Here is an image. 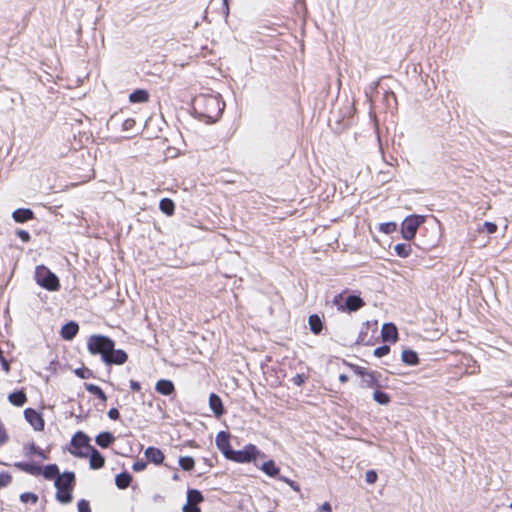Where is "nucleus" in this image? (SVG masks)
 Segmentation results:
<instances>
[{
	"mask_svg": "<svg viewBox=\"0 0 512 512\" xmlns=\"http://www.w3.org/2000/svg\"><path fill=\"white\" fill-rule=\"evenodd\" d=\"M15 468L32 476H43L45 480L54 481L56 488L55 499L61 504H69L73 500L76 486V475L73 471L60 472L57 464L40 466L30 462H15Z\"/></svg>",
	"mask_w": 512,
	"mask_h": 512,
	"instance_id": "1",
	"label": "nucleus"
},
{
	"mask_svg": "<svg viewBox=\"0 0 512 512\" xmlns=\"http://www.w3.org/2000/svg\"><path fill=\"white\" fill-rule=\"evenodd\" d=\"M87 350L92 355H100L106 365H123L128 360L127 353L115 349V342L104 335H91L87 340Z\"/></svg>",
	"mask_w": 512,
	"mask_h": 512,
	"instance_id": "2",
	"label": "nucleus"
},
{
	"mask_svg": "<svg viewBox=\"0 0 512 512\" xmlns=\"http://www.w3.org/2000/svg\"><path fill=\"white\" fill-rule=\"evenodd\" d=\"M225 103L219 95L200 94L193 100V109L207 121L215 122L222 114Z\"/></svg>",
	"mask_w": 512,
	"mask_h": 512,
	"instance_id": "3",
	"label": "nucleus"
},
{
	"mask_svg": "<svg viewBox=\"0 0 512 512\" xmlns=\"http://www.w3.org/2000/svg\"><path fill=\"white\" fill-rule=\"evenodd\" d=\"M35 281L39 286L48 291H58L60 289L58 277L44 265L36 267Z\"/></svg>",
	"mask_w": 512,
	"mask_h": 512,
	"instance_id": "4",
	"label": "nucleus"
},
{
	"mask_svg": "<svg viewBox=\"0 0 512 512\" xmlns=\"http://www.w3.org/2000/svg\"><path fill=\"white\" fill-rule=\"evenodd\" d=\"M264 456L256 445L247 444L242 450H232L227 459L236 463H249L255 462L258 457L264 458Z\"/></svg>",
	"mask_w": 512,
	"mask_h": 512,
	"instance_id": "5",
	"label": "nucleus"
},
{
	"mask_svg": "<svg viewBox=\"0 0 512 512\" xmlns=\"http://www.w3.org/2000/svg\"><path fill=\"white\" fill-rule=\"evenodd\" d=\"M423 221V217L418 215H410L406 217L401 224L402 237L408 241L412 240Z\"/></svg>",
	"mask_w": 512,
	"mask_h": 512,
	"instance_id": "6",
	"label": "nucleus"
},
{
	"mask_svg": "<svg viewBox=\"0 0 512 512\" xmlns=\"http://www.w3.org/2000/svg\"><path fill=\"white\" fill-rule=\"evenodd\" d=\"M90 447L92 446L89 444V437L83 432L79 431L72 437L70 452L76 457L83 458L87 457L88 453H84L82 450H90Z\"/></svg>",
	"mask_w": 512,
	"mask_h": 512,
	"instance_id": "7",
	"label": "nucleus"
},
{
	"mask_svg": "<svg viewBox=\"0 0 512 512\" xmlns=\"http://www.w3.org/2000/svg\"><path fill=\"white\" fill-rule=\"evenodd\" d=\"M24 418L33 427L35 431H43L45 428V420L43 415L33 408L24 410Z\"/></svg>",
	"mask_w": 512,
	"mask_h": 512,
	"instance_id": "8",
	"label": "nucleus"
},
{
	"mask_svg": "<svg viewBox=\"0 0 512 512\" xmlns=\"http://www.w3.org/2000/svg\"><path fill=\"white\" fill-rule=\"evenodd\" d=\"M217 448L220 450V452L224 455V457L227 459L231 451L233 450L230 444V434L225 431H220L216 435L215 440Z\"/></svg>",
	"mask_w": 512,
	"mask_h": 512,
	"instance_id": "9",
	"label": "nucleus"
},
{
	"mask_svg": "<svg viewBox=\"0 0 512 512\" xmlns=\"http://www.w3.org/2000/svg\"><path fill=\"white\" fill-rule=\"evenodd\" d=\"M24 455L27 458H32L33 456H37L43 460L49 459L48 454L42 450L38 445H36L34 442L27 443L23 447Z\"/></svg>",
	"mask_w": 512,
	"mask_h": 512,
	"instance_id": "10",
	"label": "nucleus"
},
{
	"mask_svg": "<svg viewBox=\"0 0 512 512\" xmlns=\"http://www.w3.org/2000/svg\"><path fill=\"white\" fill-rule=\"evenodd\" d=\"M381 336L384 342L395 343L398 340V330L393 323H386L382 326Z\"/></svg>",
	"mask_w": 512,
	"mask_h": 512,
	"instance_id": "11",
	"label": "nucleus"
},
{
	"mask_svg": "<svg viewBox=\"0 0 512 512\" xmlns=\"http://www.w3.org/2000/svg\"><path fill=\"white\" fill-rule=\"evenodd\" d=\"M90 453L89 456V465L90 468L93 470H98L104 467L105 465V458L103 455L99 453L98 450H96L94 447H90Z\"/></svg>",
	"mask_w": 512,
	"mask_h": 512,
	"instance_id": "12",
	"label": "nucleus"
},
{
	"mask_svg": "<svg viewBox=\"0 0 512 512\" xmlns=\"http://www.w3.org/2000/svg\"><path fill=\"white\" fill-rule=\"evenodd\" d=\"M12 218L17 223H25L35 218L34 212L29 208H19L12 213Z\"/></svg>",
	"mask_w": 512,
	"mask_h": 512,
	"instance_id": "13",
	"label": "nucleus"
},
{
	"mask_svg": "<svg viewBox=\"0 0 512 512\" xmlns=\"http://www.w3.org/2000/svg\"><path fill=\"white\" fill-rule=\"evenodd\" d=\"M145 456L149 462L160 465L164 462L165 455L157 447L150 446L145 450Z\"/></svg>",
	"mask_w": 512,
	"mask_h": 512,
	"instance_id": "14",
	"label": "nucleus"
},
{
	"mask_svg": "<svg viewBox=\"0 0 512 512\" xmlns=\"http://www.w3.org/2000/svg\"><path fill=\"white\" fill-rule=\"evenodd\" d=\"M209 406L217 418L221 417L225 413L223 402L215 393H212L209 396Z\"/></svg>",
	"mask_w": 512,
	"mask_h": 512,
	"instance_id": "15",
	"label": "nucleus"
},
{
	"mask_svg": "<svg viewBox=\"0 0 512 512\" xmlns=\"http://www.w3.org/2000/svg\"><path fill=\"white\" fill-rule=\"evenodd\" d=\"M79 331V325L74 322L70 321L62 326L60 330L61 337L65 340H72Z\"/></svg>",
	"mask_w": 512,
	"mask_h": 512,
	"instance_id": "16",
	"label": "nucleus"
},
{
	"mask_svg": "<svg viewBox=\"0 0 512 512\" xmlns=\"http://www.w3.org/2000/svg\"><path fill=\"white\" fill-rule=\"evenodd\" d=\"M155 390L161 395H171L175 391V386L172 381L167 379H161L157 381Z\"/></svg>",
	"mask_w": 512,
	"mask_h": 512,
	"instance_id": "17",
	"label": "nucleus"
},
{
	"mask_svg": "<svg viewBox=\"0 0 512 512\" xmlns=\"http://www.w3.org/2000/svg\"><path fill=\"white\" fill-rule=\"evenodd\" d=\"M365 305L364 300L356 295H350L347 297L345 306L348 311H357Z\"/></svg>",
	"mask_w": 512,
	"mask_h": 512,
	"instance_id": "18",
	"label": "nucleus"
},
{
	"mask_svg": "<svg viewBox=\"0 0 512 512\" xmlns=\"http://www.w3.org/2000/svg\"><path fill=\"white\" fill-rule=\"evenodd\" d=\"M9 402L16 406L21 407L27 402V396L24 390H18L8 395Z\"/></svg>",
	"mask_w": 512,
	"mask_h": 512,
	"instance_id": "19",
	"label": "nucleus"
},
{
	"mask_svg": "<svg viewBox=\"0 0 512 512\" xmlns=\"http://www.w3.org/2000/svg\"><path fill=\"white\" fill-rule=\"evenodd\" d=\"M308 324L311 332L315 335H319L323 330V322L317 314L309 316Z\"/></svg>",
	"mask_w": 512,
	"mask_h": 512,
	"instance_id": "20",
	"label": "nucleus"
},
{
	"mask_svg": "<svg viewBox=\"0 0 512 512\" xmlns=\"http://www.w3.org/2000/svg\"><path fill=\"white\" fill-rule=\"evenodd\" d=\"M95 441L101 448H107L115 441V437L110 432H102L96 436Z\"/></svg>",
	"mask_w": 512,
	"mask_h": 512,
	"instance_id": "21",
	"label": "nucleus"
},
{
	"mask_svg": "<svg viewBox=\"0 0 512 512\" xmlns=\"http://www.w3.org/2000/svg\"><path fill=\"white\" fill-rule=\"evenodd\" d=\"M85 389L89 393H91L92 395L97 397L102 403L105 404L107 402V395L105 394L103 389L101 387H99L98 385H95V384H92V383H86L85 384Z\"/></svg>",
	"mask_w": 512,
	"mask_h": 512,
	"instance_id": "22",
	"label": "nucleus"
},
{
	"mask_svg": "<svg viewBox=\"0 0 512 512\" xmlns=\"http://www.w3.org/2000/svg\"><path fill=\"white\" fill-rule=\"evenodd\" d=\"M149 100V93L145 89H137L129 95L131 103H145Z\"/></svg>",
	"mask_w": 512,
	"mask_h": 512,
	"instance_id": "23",
	"label": "nucleus"
},
{
	"mask_svg": "<svg viewBox=\"0 0 512 512\" xmlns=\"http://www.w3.org/2000/svg\"><path fill=\"white\" fill-rule=\"evenodd\" d=\"M260 469L270 477H276L280 471L274 460L265 461Z\"/></svg>",
	"mask_w": 512,
	"mask_h": 512,
	"instance_id": "24",
	"label": "nucleus"
},
{
	"mask_svg": "<svg viewBox=\"0 0 512 512\" xmlns=\"http://www.w3.org/2000/svg\"><path fill=\"white\" fill-rule=\"evenodd\" d=\"M131 482L132 476L127 472H122L118 474L115 478V484L121 490L128 488Z\"/></svg>",
	"mask_w": 512,
	"mask_h": 512,
	"instance_id": "25",
	"label": "nucleus"
},
{
	"mask_svg": "<svg viewBox=\"0 0 512 512\" xmlns=\"http://www.w3.org/2000/svg\"><path fill=\"white\" fill-rule=\"evenodd\" d=\"M402 361L407 364V365H410V366H414V365H417L419 363V358H418V355L415 351L413 350H404L402 352Z\"/></svg>",
	"mask_w": 512,
	"mask_h": 512,
	"instance_id": "26",
	"label": "nucleus"
},
{
	"mask_svg": "<svg viewBox=\"0 0 512 512\" xmlns=\"http://www.w3.org/2000/svg\"><path fill=\"white\" fill-rule=\"evenodd\" d=\"M159 208L164 214L172 216L175 211V204L170 198H163L160 200Z\"/></svg>",
	"mask_w": 512,
	"mask_h": 512,
	"instance_id": "27",
	"label": "nucleus"
},
{
	"mask_svg": "<svg viewBox=\"0 0 512 512\" xmlns=\"http://www.w3.org/2000/svg\"><path fill=\"white\" fill-rule=\"evenodd\" d=\"M394 250L401 258H407L412 253V247L408 243H399L395 245Z\"/></svg>",
	"mask_w": 512,
	"mask_h": 512,
	"instance_id": "28",
	"label": "nucleus"
},
{
	"mask_svg": "<svg viewBox=\"0 0 512 512\" xmlns=\"http://www.w3.org/2000/svg\"><path fill=\"white\" fill-rule=\"evenodd\" d=\"M378 376H379V374L375 371L368 372L364 379V383H365L366 387H369V388L380 387Z\"/></svg>",
	"mask_w": 512,
	"mask_h": 512,
	"instance_id": "29",
	"label": "nucleus"
},
{
	"mask_svg": "<svg viewBox=\"0 0 512 512\" xmlns=\"http://www.w3.org/2000/svg\"><path fill=\"white\" fill-rule=\"evenodd\" d=\"M204 500L202 493L196 489H190L187 492V502L198 505Z\"/></svg>",
	"mask_w": 512,
	"mask_h": 512,
	"instance_id": "30",
	"label": "nucleus"
},
{
	"mask_svg": "<svg viewBox=\"0 0 512 512\" xmlns=\"http://www.w3.org/2000/svg\"><path fill=\"white\" fill-rule=\"evenodd\" d=\"M373 399L381 405H387L391 401L389 394L378 389L373 393Z\"/></svg>",
	"mask_w": 512,
	"mask_h": 512,
	"instance_id": "31",
	"label": "nucleus"
},
{
	"mask_svg": "<svg viewBox=\"0 0 512 512\" xmlns=\"http://www.w3.org/2000/svg\"><path fill=\"white\" fill-rule=\"evenodd\" d=\"M179 465L185 471H191L195 467V461L190 456H184L179 458Z\"/></svg>",
	"mask_w": 512,
	"mask_h": 512,
	"instance_id": "32",
	"label": "nucleus"
},
{
	"mask_svg": "<svg viewBox=\"0 0 512 512\" xmlns=\"http://www.w3.org/2000/svg\"><path fill=\"white\" fill-rule=\"evenodd\" d=\"M20 501L22 503L30 502L32 504H36L38 502V496L33 492H24L20 495Z\"/></svg>",
	"mask_w": 512,
	"mask_h": 512,
	"instance_id": "33",
	"label": "nucleus"
},
{
	"mask_svg": "<svg viewBox=\"0 0 512 512\" xmlns=\"http://www.w3.org/2000/svg\"><path fill=\"white\" fill-rule=\"evenodd\" d=\"M379 230L385 234H392L397 230L395 222H386L380 224Z\"/></svg>",
	"mask_w": 512,
	"mask_h": 512,
	"instance_id": "34",
	"label": "nucleus"
},
{
	"mask_svg": "<svg viewBox=\"0 0 512 512\" xmlns=\"http://www.w3.org/2000/svg\"><path fill=\"white\" fill-rule=\"evenodd\" d=\"M13 477L9 472L3 471L0 473V489L9 486L12 483Z\"/></svg>",
	"mask_w": 512,
	"mask_h": 512,
	"instance_id": "35",
	"label": "nucleus"
},
{
	"mask_svg": "<svg viewBox=\"0 0 512 512\" xmlns=\"http://www.w3.org/2000/svg\"><path fill=\"white\" fill-rule=\"evenodd\" d=\"M345 364L358 376H361V377H366L368 371L364 368V367H361V366H358L356 364H352V363H347L345 362Z\"/></svg>",
	"mask_w": 512,
	"mask_h": 512,
	"instance_id": "36",
	"label": "nucleus"
},
{
	"mask_svg": "<svg viewBox=\"0 0 512 512\" xmlns=\"http://www.w3.org/2000/svg\"><path fill=\"white\" fill-rule=\"evenodd\" d=\"M390 353V346L383 345L374 350V356L381 358L383 356H386Z\"/></svg>",
	"mask_w": 512,
	"mask_h": 512,
	"instance_id": "37",
	"label": "nucleus"
},
{
	"mask_svg": "<svg viewBox=\"0 0 512 512\" xmlns=\"http://www.w3.org/2000/svg\"><path fill=\"white\" fill-rule=\"evenodd\" d=\"M8 440H9V436L7 434L4 424L0 420V447L3 446L5 443H7Z\"/></svg>",
	"mask_w": 512,
	"mask_h": 512,
	"instance_id": "38",
	"label": "nucleus"
},
{
	"mask_svg": "<svg viewBox=\"0 0 512 512\" xmlns=\"http://www.w3.org/2000/svg\"><path fill=\"white\" fill-rule=\"evenodd\" d=\"M78 512H91L90 503L88 500L81 499L77 503Z\"/></svg>",
	"mask_w": 512,
	"mask_h": 512,
	"instance_id": "39",
	"label": "nucleus"
},
{
	"mask_svg": "<svg viewBox=\"0 0 512 512\" xmlns=\"http://www.w3.org/2000/svg\"><path fill=\"white\" fill-rule=\"evenodd\" d=\"M308 379V376L304 373H300V374H296L293 378H292V382L296 385V386H302Z\"/></svg>",
	"mask_w": 512,
	"mask_h": 512,
	"instance_id": "40",
	"label": "nucleus"
},
{
	"mask_svg": "<svg viewBox=\"0 0 512 512\" xmlns=\"http://www.w3.org/2000/svg\"><path fill=\"white\" fill-rule=\"evenodd\" d=\"M146 467H147V463L144 460H141V459H138L132 465V469L135 472H141V471L145 470Z\"/></svg>",
	"mask_w": 512,
	"mask_h": 512,
	"instance_id": "41",
	"label": "nucleus"
},
{
	"mask_svg": "<svg viewBox=\"0 0 512 512\" xmlns=\"http://www.w3.org/2000/svg\"><path fill=\"white\" fill-rule=\"evenodd\" d=\"M279 480L288 484L294 491L298 492L300 490L299 485L295 481H293L287 477L280 476Z\"/></svg>",
	"mask_w": 512,
	"mask_h": 512,
	"instance_id": "42",
	"label": "nucleus"
},
{
	"mask_svg": "<svg viewBox=\"0 0 512 512\" xmlns=\"http://www.w3.org/2000/svg\"><path fill=\"white\" fill-rule=\"evenodd\" d=\"M377 473L374 470H369L366 472L365 480L369 484H373L377 481Z\"/></svg>",
	"mask_w": 512,
	"mask_h": 512,
	"instance_id": "43",
	"label": "nucleus"
},
{
	"mask_svg": "<svg viewBox=\"0 0 512 512\" xmlns=\"http://www.w3.org/2000/svg\"><path fill=\"white\" fill-rule=\"evenodd\" d=\"M17 236L25 243L29 242L31 240V236L29 232L19 229L16 231Z\"/></svg>",
	"mask_w": 512,
	"mask_h": 512,
	"instance_id": "44",
	"label": "nucleus"
},
{
	"mask_svg": "<svg viewBox=\"0 0 512 512\" xmlns=\"http://www.w3.org/2000/svg\"><path fill=\"white\" fill-rule=\"evenodd\" d=\"M182 511L183 512H201V509H200V507H198V505L191 504V503L187 502L183 506Z\"/></svg>",
	"mask_w": 512,
	"mask_h": 512,
	"instance_id": "45",
	"label": "nucleus"
},
{
	"mask_svg": "<svg viewBox=\"0 0 512 512\" xmlns=\"http://www.w3.org/2000/svg\"><path fill=\"white\" fill-rule=\"evenodd\" d=\"M483 227L489 234H494L498 229V227L495 223L488 222V221L483 224Z\"/></svg>",
	"mask_w": 512,
	"mask_h": 512,
	"instance_id": "46",
	"label": "nucleus"
},
{
	"mask_svg": "<svg viewBox=\"0 0 512 512\" xmlns=\"http://www.w3.org/2000/svg\"><path fill=\"white\" fill-rule=\"evenodd\" d=\"M366 330H368V327H366ZM366 335H367V331H365V332L361 331L357 338V344H362V345H367V346L371 345V343L369 341L365 340Z\"/></svg>",
	"mask_w": 512,
	"mask_h": 512,
	"instance_id": "47",
	"label": "nucleus"
},
{
	"mask_svg": "<svg viewBox=\"0 0 512 512\" xmlns=\"http://www.w3.org/2000/svg\"><path fill=\"white\" fill-rule=\"evenodd\" d=\"M0 362H1V365H2V369L4 371H6V372H9L10 371V364L5 359V357L3 356V353H2L1 350H0Z\"/></svg>",
	"mask_w": 512,
	"mask_h": 512,
	"instance_id": "48",
	"label": "nucleus"
},
{
	"mask_svg": "<svg viewBox=\"0 0 512 512\" xmlns=\"http://www.w3.org/2000/svg\"><path fill=\"white\" fill-rule=\"evenodd\" d=\"M108 417L112 420H118L120 418V413L117 408H111L108 411Z\"/></svg>",
	"mask_w": 512,
	"mask_h": 512,
	"instance_id": "49",
	"label": "nucleus"
},
{
	"mask_svg": "<svg viewBox=\"0 0 512 512\" xmlns=\"http://www.w3.org/2000/svg\"><path fill=\"white\" fill-rule=\"evenodd\" d=\"M317 512H332V506L329 502H324L317 508Z\"/></svg>",
	"mask_w": 512,
	"mask_h": 512,
	"instance_id": "50",
	"label": "nucleus"
},
{
	"mask_svg": "<svg viewBox=\"0 0 512 512\" xmlns=\"http://www.w3.org/2000/svg\"><path fill=\"white\" fill-rule=\"evenodd\" d=\"M135 120L133 118H129V119H126L124 122H123V128L125 130H128V129H131L134 127L135 125Z\"/></svg>",
	"mask_w": 512,
	"mask_h": 512,
	"instance_id": "51",
	"label": "nucleus"
},
{
	"mask_svg": "<svg viewBox=\"0 0 512 512\" xmlns=\"http://www.w3.org/2000/svg\"><path fill=\"white\" fill-rule=\"evenodd\" d=\"M130 388L135 392H139L141 390V384L138 381L131 380Z\"/></svg>",
	"mask_w": 512,
	"mask_h": 512,
	"instance_id": "52",
	"label": "nucleus"
},
{
	"mask_svg": "<svg viewBox=\"0 0 512 512\" xmlns=\"http://www.w3.org/2000/svg\"><path fill=\"white\" fill-rule=\"evenodd\" d=\"M348 380H349L348 375H346V374H340V375H339V381H340L341 383H346Z\"/></svg>",
	"mask_w": 512,
	"mask_h": 512,
	"instance_id": "53",
	"label": "nucleus"
},
{
	"mask_svg": "<svg viewBox=\"0 0 512 512\" xmlns=\"http://www.w3.org/2000/svg\"><path fill=\"white\" fill-rule=\"evenodd\" d=\"M223 3L225 5L226 8H228V5H229V0H223Z\"/></svg>",
	"mask_w": 512,
	"mask_h": 512,
	"instance_id": "54",
	"label": "nucleus"
},
{
	"mask_svg": "<svg viewBox=\"0 0 512 512\" xmlns=\"http://www.w3.org/2000/svg\"><path fill=\"white\" fill-rule=\"evenodd\" d=\"M76 373H77V375H79L80 377H84V376L82 375V372L76 371Z\"/></svg>",
	"mask_w": 512,
	"mask_h": 512,
	"instance_id": "55",
	"label": "nucleus"
},
{
	"mask_svg": "<svg viewBox=\"0 0 512 512\" xmlns=\"http://www.w3.org/2000/svg\"><path fill=\"white\" fill-rule=\"evenodd\" d=\"M510 508L512 509V502L510 503Z\"/></svg>",
	"mask_w": 512,
	"mask_h": 512,
	"instance_id": "56",
	"label": "nucleus"
}]
</instances>
